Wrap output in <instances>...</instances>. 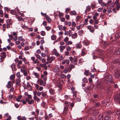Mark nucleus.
Returning a JSON list of instances; mask_svg holds the SVG:
<instances>
[{
	"mask_svg": "<svg viewBox=\"0 0 120 120\" xmlns=\"http://www.w3.org/2000/svg\"><path fill=\"white\" fill-rule=\"evenodd\" d=\"M76 14V12L74 10L71 11L70 13V14L71 15H75Z\"/></svg>",
	"mask_w": 120,
	"mask_h": 120,
	"instance_id": "obj_27",
	"label": "nucleus"
},
{
	"mask_svg": "<svg viewBox=\"0 0 120 120\" xmlns=\"http://www.w3.org/2000/svg\"><path fill=\"white\" fill-rule=\"evenodd\" d=\"M61 77L62 79L66 77V75L64 74H61L60 76Z\"/></svg>",
	"mask_w": 120,
	"mask_h": 120,
	"instance_id": "obj_46",
	"label": "nucleus"
},
{
	"mask_svg": "<svg viewBox=\"0 0 120 120\" xmlns=\"http://www.w3.org/2000/svg\"><path fill=\"white\" fill-rule=\"evenodd\" d=\"M16 12L15 10H12L11 11L10 13L12 15H14L15 14Z\"/></svg>",
	"mask_w": 120,
	"mask_h": 120,
	"instance_id": "obj_36",
	"label": "nucleus"
},
{
	"mask_svg": "<svg viewBox=\"0 0 120 120\" xmlns=\"http://www.w3.org/2000/svg\"><path fill=\"white\" fill-rule=\"evenodd\" d=\"M49 91L50 94L51 95L53 94L54 93V90L52 89H50Z\"/></svg>",
	"mask_w": 120,
	"mask_h": 120,
	"instance_id": "obj_34",
	"label": "nucleus"
},
{
	"mask_svg": "<svg viewBox=\"0 0 120 120\" xmlns=\"http://www.w3.org/2000/svg\"><path fill=\"white\" fill-rule=\"evenodd\" d=\"M96 87L98 89L101 90L104 88V86L100 82H97L95 85Z\"/></svg>",
	"mask_w": 120,
	"mask_h": 120,
	"instance_id": "obj_4",
	"label": "nucleus"
},
{
	"mask_svg": "<svg viewBox=\"0 0 120 120\" xmlns=\"http://www.w3.org/2000/svg\"><path fill=\"white\" fill-rule=\"evenodd\" d=\"M110 100L111 98H109L108 99H106L104 101H103L101 103L103 106L106 107L108 106L109 105Z\"/></svg>",
	"mask_w": 120,
	"mask_h": 120,
	"instance_id": "obj_2",
	"label": "nucleus"
},
{
	"mask_svg": "<svg viewBox=\"0 0 120 120\" xmlns=\"http://www.w3.org/2000/svg\"><path fill=\"white\" fill-rule=\"evenodd\" d=\"M104 79L105 81L106 82V84L107 85L109 84V83H114L112 76L111 75H109L108 74H107V75L106 74L105 75Z\"/></svg>",
	"mask_w": 120,
	"mask_h": 120,
	"instance_id": "obj_1",
	"label": "nucleus"
},
{
	"mask_svg": "<svg viewBox=\"0 0 120 120\" xmlns=\"http://www.w3.org/2000/svg\"><path fill=\"white\" fill-rule=\"evenodd\" d=\"M69 63V61L68 59L64 60H63L62 62V64H64L66 63V64H68Z\"/></svg>",
	"mask_w": 120,
	"mask_h": 120,
	"instance_id": "obj_14",
	"label": "nucleus"
},
{
	"mask_svg": "<svg viewBox=\"0 0 120 120\" xmlns=\"http://www.w3.org/2000/svg\"><path fill=\"white\" fill-rule=\"evenodd\" d=\"M75 66L72 64H70L69 66V67L68 68V71L70 72L72 68H75Z\"/></svg>",
	"mask_w": 120,
	"mask_h": 120,
	"instance_id": "obj_10",
	"label": "nucleus"
},
{
	"mask_svg": "<svg viewBox=\"0 0 120 120\" xmlns=\"http://www.w3.org/2000/svg\"><path fill=\"white\" fill-rule=\"evenodd\" d=\"M116 35L117 36V38L120 37V31L117 33L116 34Z\"/></svg>",
	"mask_w": 120,
	"mask_h": 120,
	"instance_id": "obj_52",
	"label": "nucleus"
},
{
	"mask_svg": "<svg viewBox=\"0 0 120 120\" xmlns=\"http://www.w3.org/2000/svg\"><path fill=\"white\" fill-rule=\"evenodd\" d=\"M82 80L84 82L87 83L88 81L87 79L86 78H84L82 79Z\"/></svg>",
	"mask_w": 120,
	"mask_h": 120,
	"instance_id": "obj_43",
	"label": "nucleus"
},
{
	"mask_svg": "<svg viewBox=\"0 0 120 120\" xmlns=\"http://www.w3.org/2000/svg\"><path fill=\"white\" fill-rule=\"evenodd\" d=\"M106 114L109 115L112 112L111 110H109L107 111L106 112Z\"/></svg>",
	"mask_w": 120,
	"mask_h": 120,
	"instance_id": "obj_44",
	"label": "nucleus"
},
{
	"mask_svg": "<svg viewBox=\"0 0 120 120\" xmlns=\"http://www.w3.org/2000/svg\"><path fill=\"white\" fill-rule=\"evenodd\" d=\"M94 85L91 84L90 85V86H88L86 87H85L84 88V91L86 92L87 91V90H90V89H91L94 87Z\"/></svg>",
	"mask_w": 120,
	"mask_h": 120,
	"instance_id": "obj_7",
	"label": "nucleus"
},
{
	"mask_svg": "<svg viewBox=\"0 0 120 120\" xmlns=\"http://www.w3.org/2000/svg\"><path fill=\"white\" fill-rule=\"evenodd\" d=\"M17 77L19 78H20L21 77V75L20 72H18L16 74Z\"/></svg>",
	"mask_w": 120,
	"mask_h": 120,
	"instance_id": "obj_48",
	"label": "nucleus"
},
{
	"mask_svg": "<svg viewBox=\"0 0 120 120\" xmlns=\"http://www.w3.org/2000/svg\"><path fill=\"white\" fill-rule=\"evenodd\" d=\"M114 63H120V58L116 59L114 61Z\"/></svg>",
	"mask_w": 120,
	"mask_h": 120,
	"instance_id": "obj_26",
	"label": "nucleus"
},
{
	"mask_svg": "<svg viewBox=\"0 0 120 120\" xmlns=\"http://www.w3.org/2000/svg\"><path fill=\"white\" fill-rule=\"evenodd\" d=\"M101 6H107V4L106 3H105L104 2H103L102 3H101Z\"/></svg>",
	"mask_w": 120,
	"mask_h": 120,
	"instance_id": "obj_54",
	"label": "nucleus"
},
{
	"mask_svg": "<svg viewBox=\"0 0 120 120\" xmlns=\"http://www.w3.org/2000/svg\"><path fill=\"white\" fill-rule=\"evenodd\" d=\"M83 30H79L78 32V34L80 36L83 33Z\"/></svg>",
	"mask_w": 120,
	"mask_h": 120,
	"instance_id": "obj_41",
	"label": "nucleus"
},
{
	"mask_svg": "<svg viewBox=\"0 0 120 120\" xmlns=\"http://www.w3.org/2000/svg\"><path fill=\"white\" fill-rule=\"evenodd\" d=\"M3 11L1 10H0V16L2 17L3 15Z\"/></svg>",
	"mask_w": 120,
	"mask_h": 120,
	"instance_id": "obj_42",
	"label": "nucleus"
},
{
	"mask_svg": "<svg viewBox=\"0 0 120 120\" xmlns=\"http://www.w3.org/2000/svg\"><path fill=\"white\" fill-rule=\"evenodd\" d=\"M86 9L85 11V12H89L91 10V8L90 6H88L86 7Z\"/></svg>",
	"mask_w": 120,
	"mask_h": 120,
	"instance_id": "obj_30",
	"label": "nucleus"
},
{
	"mask_svg": "<svg viewBox=\"0 0 120 120\" xmlns=\"http://www.w3.org/2000/svg\"><path fill=\"white\" fill-rule=\"evenodd\" d=\"M68 107L65 106V107L64 109V113H66V111L68 110Z\"/></svg>",
	"mask_w": 120,
	"mask_h": 120,
	"instance_id": "obj_38",
	"label": "nucleus"
},
{
	"mask_svg": "<svg viewBox=\"0 0 120 120\" xmlns=\"http://www.w3.org/2000/svg\"><path fill=\"white\" fill-rule=\"evenodd\" d=\"M114 99L115 101L120 104V93L115 95Z\"/></svg>",
	"mask_w": 120,
	"mask_h": 120,
	"instance_id": "obj_5",
	"label": "nucleus"
},
{
	"mask_svg": "<svg viewBox=\"0 0 120 120\" xmlns=\"http://www.w3.org/2000/svg\"><path fill=\"white\" fill-rule=\"evenodd\" d=\"M89 70H87L85 71L84 74L86 76H88L89 75Z\"/></svg>",
	"mask_w": 120,
	"mask_h": 120,
	"instance_id": "obj_39",
	"label": "nucleus"
},
{
	"mask_svg": "<svg viewBox=\"0 0 120 120\" xmlns=\"http://www.w3.org/2000/svg\"><path fill=\"white\" fill-rule=\"evenodd\" d=\"M71 49V48L70 47L68 46L66 49V50L68 51H70Z\"/></svg>",
	"mask_w": 120,
	"mask_h": 120,
	"instance_id": "obj_61",
	"label": "nucleus"
},
{
	"mask_svg": "<svg viewBox=\"0 0 120 120\" xmlns=\"http://www.w3.org/2000/svg\"><path fill=\"white\" fill-rule=\"evenodd\" d=\"M41 35L43 36H45V32L43 31H42L41 32Z\"/></svg>",
	"mask_w": 120,
	"mask_h": 120,
	"instance_id": "obj_50",
	"label": "nucleus"
},
{
	"mask_svg": "<svg viewBox=\"0 0 120 120\" xmlns=\"http://www.w3.org/2000/svg\"><path fill=\"white\" fill-rule=\"evenodd\" d=\"M55 59V57L53 56L48 57L47 60L49 61V63H51L53 60Z\"/></svg>",
	"mask_w": 120,
	"mask_h": 120,
	"instance_id": "obj_8",
	"label": "nucleus"
},
{
	"mask_svg": "<svg viewBox=\"0 0 120 120\" xmlns=\"http://www.w3.org/2000/svg\"><path fill=\"white\" fill-rule=\"evenodd\" d=\"M113 113L114 115H118L120 114V110L119 109H117L114 111Z\"/></svg>",
	"mask_w": 120,
	"mask_h": 120,
	"instance_id": "obj_17",
	"label": "nucleus"
},
{
	"mask_svg": "<svg viewBox=\"0 0 120 120\" xmlns=\"http://www.w3.org/2000/svg\"><path fill=\"white\" fill-rule=\"evenodd\" d=\"M21 82V79L19 78L17 79L16 80V85H18V86H20L21 85L20 82Z\"/></svg>",
	"mask_w": 120,
	"mask_h": 120,
	"instance_id": "obj_16",
	"label": "nucleus"
},
{
	"mask_svg": "<svg viewBox=\"0 0 120 120\" xmlns=\"http://www.w3.org/2000/svg\"><path fill=\"white\" fill-rule=\"evenodd\" d=\"M41 94L43 98H45V97L46 94L45 92H42Z\"/></svg>",
	"mask_w": 120,
	"mask_h": 120,
	"instance_id": "obj_51",
	"label": "nucleus"
},
{
	"mask_svg": "<svg viewBox=\"0 0 120 120\" xmlns=\"http://www.w3.org/2000/svg\"><path fill=\"white\" fill-rule=\"evenodd\" d=\"M13 84L11 81H8L6 85V87L8 88H11L12 86H13Z\"/></svg>",
	"mask_w": 120,
	"mask_h": 120,
	"instance_id": "obj_11",
	"label": "nucleus"
},
{
	"mask_svg": "<svg viewBox=\"0 0 120 120\" xmlns=\"http://www.w3.org/2000/svg\"><path fill=\"white\" fill-rule=\"evenodd\" d=\"M76 25V24L73 21L72 23V27H75Z\"/></svg>",
	"mask_w": 120,
	"mask_h": 120,
	"instance_id": "obj_58",
	"label": "nucleus"
},
{
	"mask_svg": "<svg viewBox=\"0 0 120 120\" xmlns=\"http://www.w3.org/2000/svg\"><path fill=\"white\" fill-rule=\"evenodd\" d=\"M105 90L106 91L107 93H108L111 91L112 90V88L110 86H107L105 89Z\"/></svg>",
	"mask_w": 120,
	"mask_h": 120,
	"instance_id": "obj_13",
	"label": "nucleus"
},
{
	"mask_svg": "<svg viewBox=\"0 0 120 120\" xmlns=\"http://www.w3.org/2000/svg\"><path fill=\"white\" fill-rule=\"evenodd\" d=\"M114 76L115 78L120 79V71L119 70L116 69L115 70Z\"/></svg>",
	"mask_w": 120,
	"mask_h": 120,
	"instance_id": "obj_3",
	"label": "nucleus"
},
{
	"mask_svg": "<svg viewBox=\"0 0 120 120\" xmlns=\"http://www.w3.org/2000/svg\"><path fill=\"white\" fill-rule=\"evenodd\" d=\"M63 16V13L60 12H59L58 16L60 18L61 17Z\"/></svg>",
	"mask_w": 120,
	"mask_h": 120,
	"instance_id": "obj_47",
	"label": "nucleus"
},
{
	"mask_svg": "<svg viewBox=\"0 0 120 120\" xmlns=\"http://www.w3.org/2000/svg\"><path fill=\"white\" fill-rule=\"evenodd\" d=\"M60 50L61 52H62L63 51V49H65V47L64 46H60Z\"/></svg>",
	"mask_w": 120,
	"mask_h": 120,
	"instance_id": "obj_40",
	"label": "nucleus"
},
{
	"mask_svg": "<svg viewBox=\"0 0 120 120\" xmlns=\"http://www.w3.org/2000/svg\"><path fill=\"white\" fill-rule=\"evenodd\" d=\"M69 59L71 62H73L74 59L72 56H70L69 58Z\"/></svg>",
	"mask_w": 120,
	"mask_h": 120,
	"instance_id": "obj_62",
	"label": "nucleus"
},
{
	"mask_svg": "<svg viewBox=\"0 0 120 120\" xmlns=\"http://www.w3.org/2000/svg\"><path fill=\"white\" fill-rule=\"evenodd\" d=\"M1 57L3 59H4L6 57L5 53L4 52H1Z\"/></svg>",
	"mask_w": 120,
	"mask_h": 120,
	"instance_id": "obj_21",
	"label": "nucleus"
},
{
	"mask_svg": "<svg viewBox=\"0 0 120 120\" xmlns=\"http://www.w3.org/2000/svg\"><path fill=\"white\" fill-rule=\"evenodd\" d=\"M69 39L67 37H66L64 39V41L65 42L67 41H68V40Z\"/></svg>",
	"mask_w": 120,
	"mask_h": 120,
	"instance_id": "obj_64",
	"label": "nucleus"
},
{
	"mask_svg": "<svg viewBox=\"0 0 120 120\" xmlns=\"http://www.w3.org/2000/svg\"><path fill=\"white\" fill-rule=\"evenodd\" d=\"M16 17L19 21H23L24 20V19L20 16H19L18 15H17Z\"/></svg>",
	"mask_w": 120,
	"mask_h": 120,
	"instance_id": "obj_25",
	"label": "nucleus"
},
{
	"mask_svg": "<svg viewBox=\"0 0 120 120\" xmlns=\"http://www.w3.org/2000/svg\"><path fill=\"white\" fill-rule=\"evenodd\" d=\"M33 75L35 76L36 78H38L39 77V75L38 73H37L35 71H33Z\"/></svg>",
	"mask_w": 120,
	"mask_h": 120,
	"instance_id": "obj_20",
	"label": "nucleus"
},
{
	"mask_svg": "<svg viewBox=\"0 0 120 120\" xmlns=\"http://www.w3.org/2000/svg\"><path fill=\"white\" fill-rule=\"evenodd\" d=\"M45 18L46 19V20L48 21V22L49 23L51 22V19L50 18L49 16L47 15H46Z\"/></svg>",
	"mask_w": 120,
	"mask_h": 120,
	"instance_id": "obj_19",
	"label": "nucleus"
},
{
	"mask_svg": "<svg viewBox=\"0 0 120 120\" xmlns=\"http://www.w3.org/2000/svg\"><path fill=\"white\" fill-rule=\"evenodd\" d=\"M81 54L82 56H84L85 55L86 53L83 50H82L81 52Z\"/></svg>",
	"mask_w": 120,
	"mask_h": 120,
	"instance_id": "obj_63",
	"label": "nucleus"
},
{
	"mask_svg": "<svg viewBox=\"0 0 120 120\" xmlns=\"http://www.w3.org/2000/svg\"><path fill=\"white\" fill-rule=\"evenodd\" d=\"M15 76L14 75H11L10 77V80H14L15 79Z\"/></svg>",
	"mask_w": 120,
	"mask_h": 120,
	"instance_id": "obj_32",
	"label": "nucleus"
},
{
	"mask_svg": "<svg viewBox=\"0 0 120 120\" xmlns=\"http://www.w3.org/2000/svg\"><path fill=\"white\" fill-rule=\"evenodd\" d=\"M110 117L109 115H107L104 117V120H110Z\"/></svg>",
	"mask_w": 120,
	"mask_h": 120,
	"instance_id": "obj_24",
	"label": "nucleus"
},
{
	"mask_svg": "<svg viewBox=\"0 0 120 120\" xmlns=\"http://www.w3.org/2000/svg\"><path fill=\"white\" fill-rule=\"evenodd\" d=\"M64 104V106H65L66 107L68 108H69L70 107V105L71 104V103L69 102H68L67 101H66L65 102Z\"/></svg>",
	"mask_w": 120,
	"mask_h": 120,
	"instance_id": "obj_15",
	"label": "nucleus"
},
{
	"mask_svg": "<svg viewBox=\"0 0 120 120\" xmlns=\"http://www.w3.org/2000/svg\"><path fill=\"white\" fill-rule=\"evenodd\" d=\"M7 25L6 28L8 29L10 27V25H11L12 24V21L11 19H8L7 20Z\"/></svg>",
	"mask_w": 120,
	"mask_h": 120,
	"instance_id": "obj_6",
	"label": "nucleus"
},
{
	"mask_svg": "<svg viewBox=\"0 0 120 120\" xmlns=\"http://www.w3.org/2000/svg\"><path fill=\"white\" fill-rule=\"evenodd\" d=\"M51 38L52 40H55L56 38V36L54 34L52 35L51 37Z\"/></svg>",
	"mask_w": 120,
	"mask_h": 120,
	"instance_id": "obj_35",
	"label": "nucleus"
},
{
	"mask_svg": "<svg viewBox=\"0 0 120 120\" xmlns=\"http://www.w3.org/2000/svg\"><path fill=\"white\" fill-rule=\"evenodd\" d=\"M87 27L88 29L90 30V31L91 33H93L94 31V29L93 27H92L90 26H87Z\"/></svg>",
	"mask_w": 120,
	"mask_h": 120,
	"instance_id": "obj_12",
	"label": "nucleus"
},
{
	"mask_svg": "<svg viewBox=\"0 0 120 120\" xmlns=\"http://www.w3.org/2000/svg\"><path fill=\"white\" fill-rule=\"evenodd\" d=\"M98 120H103V115L101 114L99 115L98 117Z\"/></svg>",
	"mask_w": 120,
	"mask_h": 120,
	"instance_id": "obj_23",
	"label": "nucleus"
},
{
	"mask_svg": "<svg viewBox=\"0 0 120 120\" xmlns=\"http://www.w3.org/2000/svg\"><path fill=\"white\" fill-rule=\"evenodd\" d=\"M77 34L76 33H75L74 34H72L71 35V37L72 38L75 39L77 37Z\"/></svg>",
	"mask_w": 120,
	"mask_h": 120,
	"instance_id": "obj_28",
	"label": "nucleus"
},
{
	"mask_svg": "<svg viewBox=\"0 0 120 120\" xmlns=\"http://www.w3.org/2000/svg\"><path fill=\"white\" fill-rule=\"evenodd\" d=\"M34 103V101L32 99L29 102H28V103L30 104H31L32 103Z\"/></svg>",
	"mask_w": 120,
	"mask_h": 120,
	"instance_id": "obj_56",
	"label": "nucleus"
},
{
	"mask_svg": "<svg viewBox=\"0 0 120 120\" xmlns=\"http://www.w3.org/2000/svg\"><path fill=\"white\" fill-rule=\"evenodd\" d=\"M65 17L66 18V19L67 20H69L70 16H69L68 15H65Z\"/></svg>",
	"mask_w": 120,
	"mask_h": 120,
	"instance_id": "obj_55",
	"label": "nucleus"
},
{
	"mask_svg": "<svg viewBox=\"0 0 120 120\" xmlns=\"http://www.w3.org/2000/svg\"><path fill=\"white\" fill-rule=\"evenodd\" d=\"M59 70V67L58 66H56L54 68V71L55 72H58Z\"/></svg>",
	"mask_w": 120,
	"mask_h": 120,
	"instance_id": "obj_31",
	"label": "nucleus"
},
{
	"mask_svg": "<svg viewBox=\"0 0 120 120\" xmlns=\"http://www.w3.org/2000/svg\"><path fill=\"white\" fill-rule=\"evenodd\" d=\"M70 8H67L65 11L66 14L70 10Z\"/></svg>",
	"mask_w": 120,
	"mask_h": 120,
	"instance_id": "obj_53",
	"label": "nucleus"
},
{
	"mask_svg": "<svg viewBox=\"0 0 120 120\" xmlns=\"http://www.w3.org/2000/svg\"><path fill=\"white\" fill-rule=\"evenodd\" d=\"M116 10H119V9L120 8V4H116Z\"/></svg>",
	"mask_w": 120,
	"mask_h": 120,
	"instance_id": "obj_37",
	"label": "nucleus"
},
{
	"mask_svg": "<svg viewBox=\"0 0 120 120\" xmlns=\"http://www.w3.org/2000/svg\"><path fill=\"white\" fill-rule=\"evenodd\" d=\"M94 24L95 25V24H97L98 23L99 20L98 19H97L94 20Z\"/></svg>",
	"mask_w": 120,
	"mask_h": 120,
	"instance_id": "obj_59",
	"label": "nucleus"
},
{
	"mask_svg": "<svg viewBox=\"0 0 120 120\" xmlns=\"http://www.w3.org/2000/svg\"><path fill=\"white\" fill-rule=\"evenodd\" d=\"M52 55H55V56H60V54L57 52L56 50L55 49H54V50H52Z\"/></svg>",
	"mask_w": 120,
	"mask_h": 120,
	"instance_id": "obj_9",
	"label": "nucleus"
},
{
	"mask_svg": "<svg viewBox=\"0 0 120 120\" xmlns=\"http://www.w3.org/2000/svg\"><path fill=\"white\" fill-rule=\"evenodd\" d=\"M74 61L73 62H74V64L75 65H76L78 60V59L77 57H75L74 59Z\"/></svg>",
	"mask_w": 120,
	"mask_h": 120,
	"instance_id": "obj_22",
	"label": "nucleus"
},
{
	"mask_svg": "<svg viewBox=\"0 0 120 120\" xmlns=\"http://www.w3.org/2000/svg\"><path fill=\"white\" fill-rule=\"evenodd\" d=\"M39 63L38 60V59H36L35 60V61H34V63H33V64H35L36 63Z\"/></svg>",
	"mask_w": 120,
	"mask_h": 120,
	"instance_id": "obj_49",
	"label": "nucleus"
},
{
	"mask_svg": "<svg viewBox=\"0 0 120 120\" xmlns=\"http://www.w3.org/2000/svg\"><path fill=\"white\" fill-rule=\"evenodd\" d=\"M64 24L65 25H68L69 26H70L71 25V23L70 22L65 21H64Z\"/></svg>",
	"mask_w": 120,
	"mask_h": 120,
	"instance_id": "obj_18",
	"label": "nucleus"
},
{
	"mask_svg": "<svg viewBox=\"0 0 120 120\" xmlns=\"http://www.w3.org/2000/svg\"><path fill=\"white\" fill-rule=\"evenodd\" d=\"M62 25H59L58 26V27L59 30H62Z\"/></svg>",
	"mask_w": 120,
	"mask_h": 120,
	"instance_id": "obj_57",
	"label": "nucleus"
},
{
	"mask_svg": "<svg viewBox=\"0 0 120 120\" xmlns=\"http://www.w3.org/2000/svg\"><path fill=\"white\" fill-rule=\"evenodd\" d=\"M72 44V42L71 41H68L66 42V45H68L69 44L71 45Z\"/></svg>",
	"mask_w": 120,
	"mask_h": 120,
	"instance_id": "obj_45",
	"label": "nucleus"
},
{
	"mask_svg": "<svg viewBox=\"0 0 120 120\" xmlns=\"http://www.w3.org/2000/svg\"><path fill=\"white\" fill-rule=\"evenodd\" d=\"M114 53L115 54H120V47Z\"/></svg>",
	"mask_w": 120,
	"mask_h": 120,
	"instance_id": "obj_29",
	"label": "nucleus"
},
{
	"mask_svg": "<svg viewBox=\"0 0 120 120\" xmlns=\"http://www.w3.org/2000/svg\"><path fill=\"white\" fill-rule=\"evenodd\" d=\"M22 36H19L18 37V39L20 41H24V39H23L22 38Z\"/></svg>",
	"mask_w": 120,
	"mask_h": 120,
	"instance_id": "obj_33",
	"label": "nucleus"
},
{
	"mask_svg": "<svg viewBox=\"0 0 120 120\" xmlns=\"http://www.w3.org/2000/svg\"><path fill=\"white\" fill-rule=\"evenodd\" d=\"M13 35V36H17V32H12Z\"/></svg>",
	"mask_w": 120,
	"mask_h": 120,
	"instance_id": "obj_60",
	"label": "nucleus"
}]
</instances>
